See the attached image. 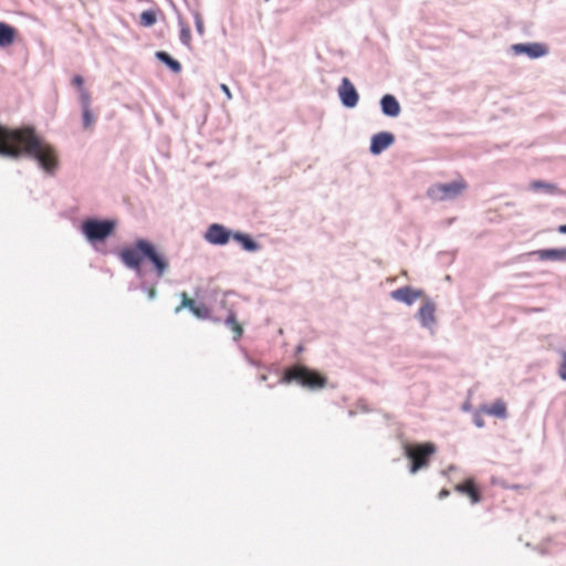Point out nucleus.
Instances as JSON below:
<instances>
[{
  "mask_svg": "<svg viewBox=\"0 0 566 566\" xmlns=\"http://www.w3.org/2000/svg\"><path fill=\"white\" fill-rule=\"evenodd\" d=\"M454 490L467 495L472 504H478L482 500L481 492L472 479H467L454 486Z\"/></svg>",
  "mask_w": 566,
  "mask_h": 566,
  "instance_id": "12",
  "label": "nucleus"
},
{
  "mask_svg": "<svg viewBox=\"0 0 566 566\" xmlns=\"http://www.w3.org/2000/svg\"><path fill=\"white\" fill-rule=\"evenodd\" d=\"M231 235L232 233L223 226L213 223L208 228L205 239L211 244L223 245L229 242Z\"/></svg>",
  "mask_w": 566,
  "mask_h": 566,
  "instance_id": "10",
  "label": "nucleus"
},
{
  "mask_svg": "<svg viewBox=\"0 0 566 566\" xmlns=\"http://www.w3.org/2000/svg\"><path fill=\"white\" fill-rule=\"evenodd\" d=\"M116 228L114 220L87 219L81 226V231L97 250V244L103 243Z\"/></svg>",
  "mask_w": 566,
  "mask_h": 566,
  "instance_id": "4",
  "label": "nucleus"
},
{
  "mask_svg": "<svg viewBox=\"0 0 566 566\" xmlns=\"http://www.w3.org/2000/svg\"><path fill=\"white\" fill-rule=\"evenodd\" d=\"M233 239L240 242L243 245V248L248 251H254L258 248V244L245 234L234 233Z\"/></svg>",
  "mask_w": 566,
  "mask_h": 566,
  "instance_id": "24",
  "label": "nucleus"
},
{
  "mask_svg": "<svg viewBox=\"0 0 566 566\" xmlns=\"http://www.w3.org/2000/svg\"><path fill=\"white\" fill-rule=\"evenodd\" d=\"M381 111L385 115L396 117L400 113V105L395 96L392 95H385L381 101Z\"/></svg>",
  "mask_w": 566,
  "mask_h": 566,
  "instance_id": "18",
  "label": "nucleus"
},
{
  "mask_svg": "<svg viewBox=\"0 0 566 566\" xmlns=\"http://www.w3.org/2000/svg\"><path fill=\"white\" fill-rule=\"evenodd\" d=\"M15 39V29L4 22H0V46L11 45Z\"/></svg>",
  "mask_w": 566,
  "mask_h": 566,
  "instance_id": "20",
  "label": "nucleus"
},
{
  "mask_svg": "<svg viewBox=\"0 0 566 566\" xmlns=\"http://www.w3.org/2000/svg\"><path fill=\"white\" fill-rule=\"evenodd\" d=\"M480 411L486 413L489 416H494L501 419L506 418V403L499 399L494 401L492 405H484L480 408Z\"/></svg>",
  "mask_w": 566,
  "mask_h": 566,
  "instance_id": "19",
  "label": "nucleus"
},
{
  "mask_svg": "<svg viewBox=\"0 0 566 566\" xmlns=\"http://www.w3.org/2000/svg\"><path fill=\"white\" fill-rule=\"evenodd\" d=\"M73 83L77 85L80 91V104L82 108V124L84 129L91 130L95 124L96 116L92 112L91 95L83 87V80L81 76H75Z\"/></svg>",
  "mask_w": 566,
  "mask_h": 566,
  "instance_id": "6",
  "label": "nucleus"
},
{
  "mask_svg": "<svg viewBox=\"0 0 566 566\" xmlns=\"http://www.w3.org/2000/svg\"><path fill=\"white\" fill-rule=\"evenodd\" d=\"M226 325L232 331L233 339L239 340L243 334V327L238 322L237 316L233 312H230L226 318Z\"/></svg>",
  "mask_w": 566,
  "mask_h": 566,
  "instance_id": "21",
  "label": "nucleus"
},
{
  "mask_svg": "<svg viewBox=\"0 0 566 566\" xmlns=\"http://www.w3.org/2000/svg\"><path fill=\"white\" fill-rule=\"evenodd\" d=\"M395 140V137L391 133L381 132L373 136L370 143V151L374 155H378L385 149H387Z\"/></svg>",
  "mask_w": 566,
  "mask_h": 566,
  "instance_id": "13",
  "label": "nucleus"
},
{
  "mask_svg": "<svg viewBox=\"0 0 566 566\" xmlns=\"http://www.w3.org/2000/svg\"><path fill=\"white\" fill-rule=\"evenodd\" d=\"M558 232L559 233H563V234H566V224H562L558 227Z\"/></svg>",
  "mask_w": 566,
  "mask_h": 566,
  "instance_id": "32",
  "label": "nucleus"
},
{
  "mask_svg": "<svg viewBox=\"0 0 566 566\" xmlns=\"http://www.w3.org/2000/svg\"><path fill=\"white\" fill-rule=\"evenodd\" d=\"M558 376L560 379L566 380V350L560 353V363L558 366Z\"/></svg>",
  "mask_w": 566,
  "mask_h": 566,
  "instance_id": "27",
  "label": "nucleus"
},
{
  "mask_svg": "<svg viewBox=\"0 0 566 566\" xmlns=\"http://www.w3.org/2000/svg\"><path fill=\"white\" fill-rule=\"evenodd\" d=\"M119 258L127 268L139 272L145 258L144 250L139 247V240L136 241L134 247L123 249Z\"/></svg>",
  "mask_w": 566,
  "mask_h": 566,
  "instance_id": "7",
  "label": "nucleus"
},
{
  "mask_svg": "<svg viewBox=\"0 0 566 566\" xmlns=\"http://www.w3.org/2000/svg\"><path fill=\"white\" fill-rule=\"evenodd\" d=\"M179 24H180V40L185 45L190 46V43H191L190 28L187 23H185L181 20L179 21Z\"/></svg>",
  "mask_w": 566,
  "mask_h": 566,
  "instance_id": "26",
  "label": "nucleus"
},
{
  "mask_svg": "<svg viewBox=\"0 0 566 566\" xmlns=\"http://www.w3.org/2000/svg\"><path fill=\"white\" fill-rule=\"evenodd\" d=\"M156 57L165 63L172 72L179 73L181 71V64L172 59L167 52L158 51L156 52Z\"/></svg>",
  "mask_w": 566,
  "mask_h": 566,
  "instance_id": "22",
  "label": "nucleus"
},
{
  "mask_svg": "<svg viewBox=\"0 0 566 566\" xmlns=\"http://www.w3.org/2000/svg\"><path fill=\"white\" fill-rule=\"evenodd\" d=\"M0 155L11 158L23 155L32 157L46 172H53L59 163L55 149L30 126L17 129L0 126Z\"/></svg>",
  "mask_w": 566,
  "mask_h": 566,
  "instance_id": "1",
  "label": "nucleus"
},
{
  "mask_svg": "<svg viewBox=\"0 0 566 566\" xmlns=\"http://www.w3.org/2000/svg\"><path fill=\"white\" fill-rule=\"evenodd\" d=\"M530 187L533 190H543V191H546V192L552 193V195L559 192L558 187L556 185L548 184V182H545V181H542V180L532 181Z\"/></svg>",
  "mask_w": 566,
  "mask_h": 566,
  "instance_id": "23",
  "label": "nucleus"
},
{
  "mask_svg": "<svg viewBox=\"0 0 566 566\" xmlns=\"http://www.w3.org/2000/svg\"><path fill=\"white\" fill-rule=\"evenodd\" d=\"M532 254H536L541 261H566V248L543 249L534 251Z\"/></svg>",
  "mask_w": 566,
  "mask_h": 566,
  "instance_id": "17",
  "label": "nucleus"
},
{
  "mask_svg": "<svg viewBox=\"0 0 566 566\" xmlns=\"http://www.w3.org/2000/svg\"><path fill=\"white\" fill-rule=\"evenodd\" d=\"M474 424L479 428H482L484 426V420L481 416V411L479 410L473 418Z\"/></svg>",
  "mask_w": 566,
  "mask_h": 566,
  "instance_id": "28",
  "label": "nucleus"
},
{
  "mask_svg": "<svg viewBox=\"0 0 566 566\" xmlns=\"http://www.w3.org/2000/svg\"><path fill=\"white\" fill-rule=\"evenodd\" d=\"M221 90L226 93L228 98H231L230 90H229V87L226 84H221Z\"/></svg>",
  "mask_w": 566,
  "mask_h": 566,
  "instance_id": "31",
  "label": "nucleus"
},
{
  "mask_svg": "<svg viewBox=\"0 0 566 566\" xmlns=\"http://www.w3.org/2000/svg\"><path fill=\"white\" fill-rule=\"evenodd\" d=\"M512 49L515 54H527L532 59L541 57L547 53V49L539 43L514 44Z\"/></svg>",
  "mask_w": 566,
  "mask_h": 566,
  "instance_id": "14",
  "label": "nucleus"
},
{
  "mask_svg": "<svg viewBox=\"0 0 566 566\" xmlns=\"http://www.w3.org/2000/svg\"><path fill=\"white\" fill-rule=\"evenodd\" d=\"M338 94L342 103L346 107H355L357 105L359 98L358 93L347 77H344L342 80V84L338 88Z\"/></svg>",
  "mask_w": 566,
  "mask_h": 566,
  "instance_id": "11",
  "label": "nucleus"
},
{
  "mask_svg": "<svg viewBox=\"0 0 566 566\" xmlns=\"http://www.w3.org/2000/svg\"><path fill=\"white\" fill-rule=\"evenodd\" d=\"M155 294H156L155 289H151V290L149 291V296H150V297H154V296H155Z\"/></svg>",
  "mask_w": 566,
  "mask_h": 566,
  "instance_id": "33",
  "label": "nucleus"
},
{
  "mask_svg": "<svg viewBox=\"0 0 566 566\" xmlns=\"http://www.w3.org/2000/svg\"><path fill=\"white\" fill-rule=\"evenodd\" d=\"M436 305L431 301H426L418 311V317L424 327H431L436 322Z\"/></svg>",
  "mask_w": 566,
  "mask_h": 566,
  "instance_id": "15",
  "label": "nucleus"
},
{
  "mask_svg": "<svg viewBox=\"0 0 566 566\" xmlns=\"http://www.w3.org/2000/svg\"><path fill=\"white\" fill-rule=\"evenodd\" d=\"M467 182L460 178L449 184H437L428 189V196L438 201L454 199L467 189Z\"/></svg>",
  "mask_w": 566,
  "mask_h": 566,
  "instance_id": "5",
  "label": "nucleus"
},
{
  "mask_svg": "<svg viewBox=\"0 0 566 566\" xmlns=\"http://www.w3.org/2000/svg\"><path fill=\"white\" fill-rule=\"evenodd\" d=\"M281 382H296L311 390H317L326 386L327 379L316 370L310 369L301 364H295L284 370Z\"/></svg>",
  "mask_w": 566,
  "mask_h": 566,
  "instance_id": "2",
  "label": "nucleus"
},
{
  "mask_svg": "<svg viewBox=\"0 0 566 566\" xmlns=\"http://www.w3.org/2000/svg\"><path fill=\"white\" fill-rule=\"evenodd\" d=\"M196 24H197V29H198L199 33H202L203 32V23L200 20V18H198V17H197Z\"/></svg>",
  "mask_w": 566,
  "mask_h": 566,
  "instance_id": "29",
  "label": "nucleus"
},
{
  "mask_svg": "<svg viewBox=\"0 0 566 566\" xmlns=\"http://www.w3.org/2000/svg\"><path fill=\"white\" fill-rule=\"evenodd\" d=\"M157 21V14L154 10H146L140 13L139 23L143 27H151Z\"/></svg>",
  "mask_w": 566,
  "mask_h": 566,
  "instance_id": "25",
  "label": "nucleus"
},
{
  "mask_svg": "<svg viewBox=\"0 0 566 566\" xmlns=\"http://www.w3.org/2000/svg\"><path fill=\"white\" fill-rule=\"evenodd\" d=\"M184 307H187L198 318L206 319L210 316V310L205 304H197L192 298L188 296L186 292L181 293V303L175 310L179 313Z\"/></svg>",
  "mask_w": 566,
  "mask_h": 566,
  "instance_id": "9",
  "label": "nucleus"
},
{
  "mask_svg": "<svg viewBox=\"0 0 566 566\" xmlns=\"http://www.w3.org/2000/svg\"><path fill=\"white\" fill-rule=\"evenodd\" d=\"M139 247L144 250V255L155 266L158 276L164 275L168 268V262L155 250L154 245L146 240L139 239Z\"/></svg>",
  "mask_w": 566,
  "mask_h": 566,
  "instance_id": "8",
  "label": "nucleus"
},
{
  "mask_svg": "<svg viewBox=\"0 0 566 566\" xmlns=\"http://www.w3.org/2000/svg\"><path fill=\"white\" fill-rule=\"evenodd\" d=\"M420 292L409 286L400 287L391 292V297L396 301L411 305L420 297Z\"/></svg>",
  "mask_w": 566,
  "mask_h": 566,
  "instance_id": "16",
  "label": "nucleus"
},
{
  "mask_svg": "<svg viewBox=\"0 0 566 566\" xmlns=\"http://www.w3.org/2000/svg\"><path fill=\"white\" fill-rule=\"evenodd\" d=\"M449 494H450L449 490H447V489H442V490L439 492V499H444V497H447Z\"/></svg>",
  "mask_w": 566,
  "mask_h": 566,
  "instance_id": "30",
  "label": "nucleus"
},
{
  "mask_svg": "<svg viewBox=\"0 0 566 566\" xmlns=\"http://www.w3.org/2000/svg\"><path fill=\"white\" fill-rule=\"evenodd\" d=\"M437 447L432 442L406 443L403 453L410 461L409 470L412 474L429 467L431 458L436 454Z\"/></svg>",
  "mask_w": 566,
  "mask_h": 566,
  "instance_id": "3",
  "label": "nucleus"
}]
</instances>
